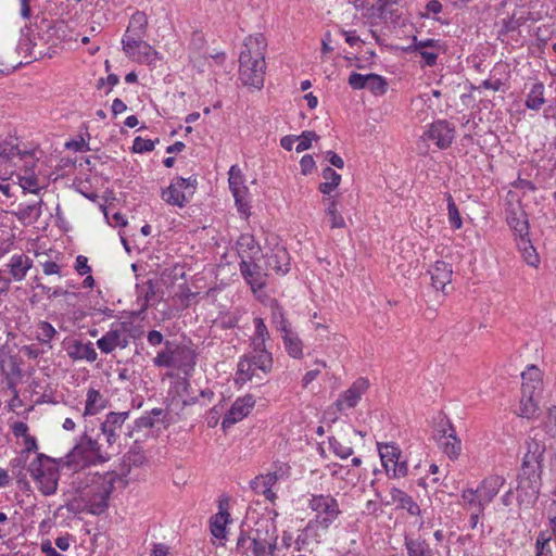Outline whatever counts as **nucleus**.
<instances>
[{
	"mask_svg": "<svg viewBox=\"0 0 556 556\" xmlns=\"http://www.w3.org/2000/svg\"><path fill=\"white\" fill-rule=\"evenodd\" d=\"M368 80V75H362L358 73H352L349 77V85L353 89H364Z\"/></svg>",
	"mask_w": 556,
	"mask_h": 556,
	"instance_id": "obj_63",
	"label": "nucleus"
},
{
	"mask_svg": "<svg viewBox=\"0 0 556 556\" xmlns=\"http://www.w3.org/2000/svg\"><path fill=\"white\" fill-rule=\"evenodd\" d=\"M166 350L157 353L155 358L153 359V363L157 367H175L177 364V358L175 357V350L172 351L169 349L170 342H165Z\"/></svg>",
	"mask_w": 556,
	"mask_h": 556,
	"instance_id": "obj_46",
	"label": "nucleus"
},
{
	"mask_svg": "<svg viewBox=\"0 0 556 556\" xmlns=\"http://www.w3.org/2000/svg\"><path fill=\"white\" fill-rule=\"evenodd\" d=\"M533 393H526L522 392V397L520 400L518 416L525 417V418H531L535 412H536V404L533 402L532 399Z\"/></svg>",
	"mask_w": 556,
	"mask_h": 556,
	"instance_id": "obj_49",
	"label": "nucleus"
},
{
	"mask_svg": "<svg viewBox=\"0 0 556 556\" xmlns=\"http://www.w3.org/2000/svg\"><path fill=\"white\" fill-rule=\"evenodd\" d=\"M237 247L241 260L254 258V255L260 250V247L257 245L254 237L249 233H243L239 237Z\"/></svg>",
	"mask_w": 556,
	"mask_h": 556,
	"instance_id": "obj_31",
	"label": "nucleus"
},
{
	"mask_svg": "<svg viewBox=\"0 0 556 556\" xmlns=\"http://www.w3.org/2000/svg\"><path fill=\"white\" fill-rule=\"evenodd\" d=\"M321 175L325 181L319 185L318 190L323 194H330L334 189L339 187L341 182V175L330 166L324 168Z\"/></svg>",
	"mask_w": 556,
	"mask_h": 556,
	"instance_id": "obj_36",
	"label": "nucleus"
},
{
	"mask_svg": "<svg viewBox=\"0 0 556 556\" xmlns=\"http://www.w3.org/2000/svg\"><path fill=\"white\" fill-rule=\"evenodd\" d=\"M462 498L464 501L465 508H467L468 510H479V513L484 511L486 504L483 503L478 490H464L462 493Z\"/></svg>",
	"mask_w": 556,
	"mask_h": 556,
	"instance_id": "obj_39",
	"label": "nucleus"
},
{
	"mask_svg": "<svg viewBox=\"0 0 556 556\" xmlns=\"http://www.w3.org/2000/svg\"><path fill=\"white\" fill-rule=\"evenodd\" d=\"M378 451L382 465L389 473L396 459L401 458V452L397 446L389 443H378Z\"/></svg>",
	"mask_w": 556,
	"mask_h": 556,
	"instance_id": "obj_33",
	"label": "nucleus"
},
{
	"mask_svg": "<svg viewBox=\"0 0 556 556\" xmlns=\"http://www.w3.org/2000/svg\"><path fill=\"white\" fill-rule=\"evenodd\" d=\"M455 137V127L445 119H438L429 125L424 134L425 140H431L439 149H447Z\"/></svg>",
	"mask_w": 556,
	"mask_h": 556,
	"instance_id": "obj_10",
	"label": "nucleus"
},
{
	"mask_svg": "<svg viewBox=\"0 0 556 556\" xmlns=\"http://www.w3.org/2000/svg\"><path fill=\"white\" fill-rule=\"evenodd\" d=\"M391 500L394 504L402 509H406L410 515L417 516L420 514L419 505L413 500L412 496L404 491L393 488L390 492Z\"/></svg>",
	"mask_w": 556,
	"mask_h": 556,
	"instance_id": "obj_27",
	"label": "nucleus"
},
{
	"mask_svg": "<svg viewBox=\"0 0 556 556\" xmlns=\"http://www.w3.org/2000/svg\"><path fill=\"white\" fill-rule=\"evenodd\" d=\"M240 273L253 292L262 290L266 286V279L269 273L262 258L241 260L239 264Z\"/></svg>",
	"mask_w": 556,
	"mask_h": 556,
	"instance_id": "obj_9",
	"label": "nucleus"
},
{
	"mask_svg": "<svg viewBox=\"0 0 556 556\" xmlns=\"http://www.w3.org/2000/svg\"><path fill=\"white\" fill-rule=\"evenodd\" d=\"M42 200L26 206H20L17 211H13L14 215L24 225L37 222L41 216Z\"/></svg>",
	"mask_w": 556,
	"mask_h": 556,
	"instance_id": "obj_28",
	"label": "nucleus"
},
{
	"mask_svg": "<svg viewBox=\"0 0 556 556\" xmlns=\"http://www.w3.org/2000/svg\"><path fill=\"white\" fill-rule=\"evenodd\" d=\"M296 141H299L298 146L295 147V151L298 153L303 152L311 148L313 140H318L319 136L312 130H305L300 136L295 137Z\"/></svg>",
	"mask_w": 556,
	"mask_h": 556,
	"instance_id": "obj_58",
	"label": "nucleus"
},
{
	"mask_svg": "<svg viewBox=\"0 0 556 556\" xmlns=\"http://www.w3.org/2000/svg\"><path fill=\"white\" fill-rule=\"evenodd\" d=\"M159 139L155 141L150 139H143L141 137H136L132 144V151L135 153H144L150 152L154 149L155 142H157Z\"/></svg>",
	"mask_w": 556,
	"mask_h": 556,
	"instance_id": "obj_59",
	"label": "nucleus"
},
{
	"mask_svg": "<svg viewBox=\"0 0 556 556\" xmlns=\"http://www.w3.org/2000/svg\"><path fill=\"white\" fill-rule=\"evenodd\" d=\"M277 532V526L273 519L261 518L255 522V528L248 532L241 531L237 539V552L249 556H264L268 541Z\"/></svg>",
	"mask_w": 556,
	"mask_h": 556,
	"instance_id": "obj_3",
	"label": "nucleus"
},
{
	"mask_svg": "<svg viewBox=\"0 0 556 556\" xmlns=\"http://www.w3.org/2000/svg\"><path fill=\"white\" fill-rule=\"evenodd\" d=\"M545 430L551 435H556V405L548 409L547 418L545 421Z\"/></svg>",
	"mask_w": 556,
	"mask_h": 556,
	"instance_id": "obj_62",
	"label": "nucleus"
},
{
	"mask_svg": "<svg viewBox=\"0 0 556 556\" xmlns=\"http://www.w3.org/2000/svg\"><path fill=\"white\" fill-rule=\"evenodd\" d=\"M147 25L148 20L143 12L134 13L123 39L131 40V37L134 39L143 38L147 31Z\"/></svg>",
	"mask_w": 556,
	"mask_h": 556,
	"instance_id": "obj_25",
	"label": "nucleus"
},
{
	"mask_svg": "<svg viewBox=\"0 0 556 556\" xmlns=\"http://www.w3.org/2000/svg\"><path fill=\"white\" fill-rule=\"evenodd\" d=\"M156 285L157 282L152 279H149L141 286L137 285L138 294L139 296H142L144 300V307H147L150 304L151 300L154 299L156 294Z\"/></svg>",
	"mask_w": 556,
	"mask_h": 556,
	"instance_id": "obj_53",
	"label": "nucleus"
},
{
	"mask_svg": "<svg viewBox=\"0 0 556 556\" xmlns=\"http://www.w3.org/2000/svg\"><path fill=\"white\" fill-rule=\"evenodd\" d=\"M31 266L33 260L25 254L13 255L8 264L9 273L15 281L23 280Z\"/></svg>",
	"mask_w": 556,
	"mask_h": 556,
	"instance_id": "obj_23",
	"label": "nucleus"
},
{
	"mask_svg": "<svg viewBox=\"0 0 556 556\" xmlns=\"http://www.w3.org/2000/svg\"><path fill=\"white\" fill-rule=\"evenodd\" d=\"M329 446L337 456L343 459L353 454V447L336 437L329 438Z\"/></svg>",
	"mask_w": 556,
	"mask_h": 556,
	"instance_id": "obj_54",
	"label": "nucleus"
},
{
	"mask_svg": "<svg viewBox=\"0 0 556 556\" xmlns=\"http://www.w3.org/2000/svg\"><path fill=\"white\" fill-rule=\"evenodd\" d=\"M405 546L408 556H433L430 545L421 539H405Z\"/></svg>",
	"mask_w": 556,
	"mask_h": 556,
	"instance_id": "obj_40",
	"label": "nucleus"
},
{
	"mask_svg": "<svg viewBox=\"0 0 556 556\" xmlns=\"http://www.w3.org/2000/svg\"><path fill=\"white\" fill-rule=\"evenodd\" d=\"M544 90V84L541 81L535 83L532 86L530 92L527 94L525 102L527 109L532 111H539L542 108V105L545 103Z\"/></svg>",
	"mask_w": 556,
	"mask_h": 556,
	"instance_id": "obj_35",
	"label": "nucleus"
},
{
	"mask_svg": "<svg viewBox=\"0 0 556 556\" xmlns=\"http://www.w3.org/2000/svg\"><path fill=\"white\" fill-rule=\"evenodd\" d=\"M23 443H24V448L21 451V454H20V457L18 458H15L13 462H16L17 465L22 464V463H25L29 456V453L34 452V453H38V444H37V440L35 437L33 435H27L26 438L23 439Z\"/></svg>",
	"mask_w": 556,
	"mask_h": 556,
	"instance_id": "obj_56",
	"label": "nucleus"
},
{
	"mask_svg": "<svg viewBox=\"0 0 556 556\" xmlns=\"http://www.w3.org/2000/svg\"><path fill=\"white\" fill-rule=\"evenodd\" d=\"M544 451V445L536 440H531V442L528 443V452L526 453L522 463L529 465L536 464L541 466Z\"/></svg>",
	"mask_w": 556,
	"mask_h": 556,
	"instance_id": "obj_42",
	"label": "nucleus"
},
{
	"mask_svg": "<svg viewBox=\"0 0 556 556\" xmlns=\"http://www.w3.org/2000/svg\"><path fill=\"white\" fill-rule=\"evenodd\" d=\"M282 340L287 353L293 358H301L303 356V343L298 333L291 330H286L282 333Z\"/></svg>",
	"mask_w": 556,
	"mask_h": 556,
	"instance_id": "obj_30",
	"label": "nucleus"
},
{
	"mask_svg": "<svg viewBox=\"0 0 556 556\" xmlns=\"http://www.w3.org/2000/svg\"><path fill=\"white\" fill-rule=\"evenodd\" d=\"M229 513L228 511H219L211 517L210 528L211 533L216 539H224L226 534V525L229 521Z\"/></svg>",
	"mask_w": 556,
	"mask_h": 556,
	"instance_id": "obj_38",
	"label": "nucleus"
},
{
	"mask_svg": "<svg viewBox=\"0 0 556 556\" xmlns=\"http://www.w3.org/2000/svg\"><path fill=\"white\" fill-rule=\"evenodd\" d=\"M369 388V381L366 378L356 379L353 384L336 401L338 410H343L344 405L349 408L355 407L362 395Z\"/></svg>",
	"mask_w": 556,
	"mask_h": 556,
	"instance_id": "obj_16",
	"label": "nucleus"
},
{
	"mask_svg": "<svg viewBox=\"0 0 556 556\" xmlns=\"http://www.w3.org/2000/svg\"><path fill=\"white\" fill-rule=\"evenodd\" d=\"M266 40L262 34L245 38L239 56V79L257 90L264 86Z\"/></svg>",
	"mask_w": 556,
	"mask_h": 556,
	"instance_id": "obj_1",
	"label": "nucleus"
},
{
	"mask_svg": "<svg viewBox=\"0 0 556 556\" xmlns=\"http://www.w3.org/2000/svg\"><path fill=\"white\" fill-rule=\"evenodd\" d=\"M518 249L521 253L523 261L533 267H536L540 263L539 254L536 253L535 248L532 245L531 241L528 237L518 239L517 241Z\"/></svg>",
	"mask_w": 556,
	"mask_h": 556,
	"instance_id": "obj_37",
	"label": "nucleus"
},
{
	"mask_svg": "<svg viewBox=\"0 0 556 556\" xmlns=\"http://www.w3.org/2000/svg\"><path fill=\"white\" fill-rule=\"evenodd\" d=\"M439 432L442 433V438L444 439L441 443L444 454L452 460L457 459L462 452V442L457 438L453 425L447 421L442 426Z\"/></svg>",
	"mask_w": 556,
	"mask_h": 556,
	"instance_id": "obj_18",
	"label": "nucleus"
},
{
	"mask_svg": "<svg viewBox=\"0 0 556 556\" xmlns=\"http://www.w3.org/2000/svg\"><path fill=\"white\" fill-rule=\"evenodd\" d=\"M117 478L115 472L92 476L90 483L83 492V498L87 502L91 514L100 515L108 508Z\"/></svg>",
	"mask_w": 556,
	"mask_h": 556,
	"instance_id": "obj_5",
	"label": "nucleus"
},
{
	"mask_svg": "<svg viewBox=\"0 0 556 556\" xmlns=\"http://www.w3.org/2000/svg\"><path fill=\"white\" fill-rule=\"evenodd\" d=\"M130 336L124 323L109 330L97 341V345L102 353L110 354L116 348L125 349L128 346Z\"/></svg>",
	"mask_w": 556,
	"mask_h": 556,
	"instance_id": "obj_11",
	"label": "nucleus"
},
{
	"mask_svg": "<svg viewBox=\"0 0 556 556\" xmlns=\"http://www.w3.org/2000/svg\"><path fill=\"white\" fill-rule=\"evenodd\" d=\"M229 188L232 192V194L237 193H247L248 189L243 186V175L241 174V170L236 166L232 165L229 169Z\"/></svg>",
	"mask_w": 556,
	"mask_h": 556,
	"instance_id": "obj_44",
	"label": "nucleus"
},
{
	"mask_svg": "<svg viewBox=\"0 0 556 556\" xmlns=\"http://www.w3.org/2000/svg\"><path fill=\"white\" fill-rule=\"evenodd\" d=\"M62 463L59 458L50 457L43 453H37L29 463L27 471L35 481L38 490L46 496L52 495L58 490L59 468Z\"/></svg>",
	"mask_w": 556,
	"mask_h": 556,
	"instance_id": "obj_4",
	"label": "nucleus"
},
{
	"mask_svg": "<svg viewBox=\"0 0 556 556\" xmlns=\"http://www.w3.org/2000/svg\"><path fill=\"white\" fill-rule=\"evenodd\" d=\"M175 357L177 358V364L175 367L192 368L195 365V355H194L193 351H191L188 348L175 349Z\"/></svg>",
	"mask_w": 556,
	"mask_h": 556,
	"instance_id": "obj_48",
	"label": "nucleus"
},
{
	"mask_svg": "<svg viewBox=\"0 0 556 556\" xmlns=\"http://www.w3.org/2000/svg\"><path fill=\"white\" fill-rule=\"evenodd\" d=\"M387 86L388 84L382 76L377 74H368L366 88L369 89L374 94H383L387 91Z\"/></svg>",
	"mask_w": 556,
	"mask_h": 556,
	"instance_id": "obj_52",
	"label": "nucleus"
},
{
	"mask_svg": "<svg viewBox=\"0 0 556 556\" xmlns=\"http://www.w3.org/2000/svg\"><path fill=\"white\" fill-rule=\"evenodd\" d=\"M431 276L432 286L437 290H444V288L452 281V266L444 261H437L432 268L429 270Z\"/></svg>",
	"mask_w": 556,
	"mask_h": 556,
	"instance_id": "obj_22",
	"label": "nucleus"
},
{
	"mask_svg": "<svg viewBox=\"0 0 556 556\" xmlns=\"http://www.w3.org/2000/svg\"><path fill=\"white\" fill-rule=\"evenodd\" d=\"M425 49H441V43L435 39L419 40L416 36H414L412 45L404 48V51L406 53H413L416 50Z\"/></svg>",
	"mask_w": 556,
	"mask_h": 556,
	"instance_id": "obj_51",
	"label": "nucleus"
},
{
	"mask_svg": "<svg viewBox=\"0 0 556 556\" xmlns=\"http://www.w3.org/2000/svg\"><path fill=\"white\" fill-rule=\"evenodd\" d=\"M391 0H375V3L368 8V11L366 13L369 17H378L386 20L388 16V5L390 4Z\"/></svg>",
	"mask_w": 556,
	"mask_h": 556,
	"instance_id": "obj_57",
	"label": "nucleus"
},
{
	"mask_svg": "<svg viewBox=\"0 0 556 556\" xmlns=\"http://www.w3.org/2000/svg\"><path fill=\"white\" fill-rule=\"evenodd\" d=\"M58 334L55 328L48 321L41 320L38 324L37 339L42 343L52 348L51 340Z\"/></svg>",
	"mask_w": 556,
	"mask_h": 556,
	"instance_id": "obj_47",
	"label": "nucleus"
},
{
	"mask_svg": "<svg viewBox=\"0 0 556 556\" xmlns=\"http://www.w3.org/2000/svg\"><path fill=\"white\" fill-rule=\"evenodd\" d=\"M254 405L255 400L251 394H247L243 397L237 399L223 419V428L229 427L242 420L249 415Z\"/></svg>",
	"mask_w": 556,
	"mask_h": 556,
	"instance_id": "obj_15",
	"label": "nucleus"
},
{
	"mask_svg": "<svg viewBox=\"0 0 556 556\" xmlns=\"http://www.w3.org/2000/svg\"><path fill=\"white\" fill-rule=\"evenodd\" d=\"M123 51L127 56L140 63H151L159 53L143 38L122 39Z\"/></svg>",
	"mask_w": 556,
	"mask_h": 556,
	"instance_id": "obj_12",
	"label": "nucleus"
},
{
	"mask_svg": "<svg viewBox=\"0 0 556 556\" xmlns=\"http://www.w3.org/2000/svg\"><path fill=\"white\" fill-rule=\"evenodd\" d=\"M36 37L33 34L31 29L28 27H24L21 30V38L17 45V52L23 54L25 59H37L38 55H41V51L38 53L35 52V47L37 42L35 41Z\"/></svg>",
	"mask_w": 556,
	"mask_h": 556,
	"instance_id": "obj_24",
	"label": "nucleus"
},
{
	"mask_svg": "<svg viewBox=\"0 0 556 556\" xmlns=\"http://www.w3.org/2000/svg\"><path fill=\"white\" fill-rule=\"evenodd\" d=\"M268 273L275 271L285 275L289 271L290 256L287 249L282 245H276L267 251L262 257Z\"/></svg>",
	"mask_w": 556,
	"mask_h": 556,
	"instance_id": "obj_13",
	"label": "nucleus"
},
{
	"mask_svg": "<svg viewBox=\"0 0 556 556\" xmlns=\"http://www.w3.org/2000/svg\"><path fill=\"white\" fill-rule=\"evenodd\" d=\"M268 545L265 547L264 556H276L280 551V545L278 544V531L271 536L268 541Z\"/></svg>",
	"mask_w": 556,
	"mask_h": 556,
	"instance_id": "obj_64",
	"label": "nucleus"
},
{
	"mask_svg": "<svg viewBox=\"0 0 556 556\" xmlns=\"http://www.w3.org/2000/svg\"><path fill=\"white\" fill-rule=\"evenodd\" d=\"M128 417L129 412H111L106 415L105 420L101 424V434L108 447H112L116 443L118 438L117 431L122 429Z\"/></svg>",
	"mask_w": 556,
	"mask_h": 556,
	"instance_id": "obj_14",
	"label": "nucleus"
},
{
	"mask_svg": "<svg viewBox=\"0 0 556 556\" xmlns=\"http://www.w3.org/2000/svg\"><path fill=\"white\" fill-rule=\"evenodd\" d=\"M507 223L509 227L519 236V239L526 238L529 235L528 219L522 211H510L507 214Z\"/></svg>",
	"mask_w": 556,
	"mask_h": 556,
	"instance_id": "obj_29",
	"label": "nucleus"
},
{
	"mask_svg": "<svg viewBox=\"0 0 556 556\" xmlns=\"http://www.w3.org/2000/svg\"><path fill=\"white\" fill-rule=\"evenodd\" d=\"M271 318L276 329L281 333L286 332V330H291V326L285 317L283 309L280 305L275 304L271 307Z\"/></svg>",
	"mask_w": 556,
	"mask_h": 556,
	"instance_id": "obj_50",
	"label": "nucleus"
},
{
	"mask_svg": "<svg viewBox=\"0 0 556 556\" xmlns=\"http://www.w3.org/2000/svg\"><path fill=\"white\" fill-rule=\"evenodd\" d=\"M63 345L68 357L73 361L86 359L92 363L98 357V353L96 352L92 342L83 343L79 340H73L63 342Z\"/></svg>",
	"mask_w": 556,
	"mask_h": 556,
	"instance_id": "obj_19",
	"label": "nucleus"
},
{
	"mask_svg": "<svg viewBox=\"0 0 556 556\" xmlns=\"http://www.w3.org/2000/svg\"><path fill=\"white\" fill-rule=\"evenodd\" d=\"M279 480V476L277 472H268L266 475L256 476L250 482V488L256 494H262L265 496L267 501L270 503H275L277 500V494L273 491V486Z\"/></svg>",
	"mask_w": 556,
	"mask_h": 556,
	"instance_id": "obj_17",
	"label": "nucleus"
},
{
	"mask_svg": "<svg viewBox=\"0 0 556 556\" xmlns=\"http://www.w3.org/2000/svg\"><path fill=\"white\" fill-rule=\"evenodd\" d=\"M29 155L30 151L20 149L15 137L0 141V168H4V174L12 175L14 168Z\"/></svg>",
	"mask_w": 556,
	"mask_h": 556,
	"instance_id": "obj_8",
	"label": "nucleus"
},
{
	"mask_svg": "<svg viewBox=\"0 0 556 556\" xmlns=\"http://www.w3.org/2000/svg\"><path fill=\"white\" fill-rule=\"evenodd\" d=\"M254 327L255 333L254 338L252 339V345L257 346L258 349H263V346H266V341L269 339V332L264 323V319L261 317L254 318Z\"/></svg>",
	"mask_w": 556,
	"mask_h": 556,
	"instance_id": "obj_43",
	"label": "nucleus"
},
{
	"mask_svg": "<svg viewBox=\"0 0 556 556\" xmlns=\"http://www.w3.org/2000/svg\"><path fill=\"white\" fill-rule=\"evenodd\" d=\"M106 405L103 395L96 389H89L87 392V400L85 405V416H92L100 413Z\"/></svg>",
	"mask_w": 556,
	"mask_h": 556,
	"instance_id": "obj_32",
	"label": "nucleus"
},
{
	"mask_svg": "<svg viewBox=\"0 0 556 556\" xmlns=\"http://www.w3.org/2000/svg\"><path fill=\"white\" fill-rule=\"evenodd\" d=\"M307 506L315 513V518L309 522L323 530H328L342 513L337 498L330 494H311Z\"/></svg>",
	"mask_w": 556,
	"mask_h": 556,
	"instance_id": "obj_6",
	"label": "nucleus"
},
{
	"mask_svg": "<svg viewBox=\"0 0 556 556\" xmlns=\"http://www.w3.org/2000/svg\"><path fill=\"white\" fill-rule=\"evenodd\" d=\"M521 378L522 392H525V394L533 393L534 390L539 389L542 383L541 371L534 365L528 367V369L521 374Z\"/></svg>",
	"mask_w": 556,
	"mask_h": 556,
	"instance_id": "obj_34",
	"label": "nucleus"
},
{
	"mask_svg": "<svg viewBox=\"0 0 556 556\" xmlns=\"http://www.w3.org/2000/svg\"><path fill=\"white\" fill-rule=\"evenodd\" d=\"M102 447L103 444L99 440L84 434L64 457L59 458V463H62V467L78 471L96 460L105 462L109 458V453Z\"/></svg>",
	"mask_w": 556,
	"mask_h": 556,
	"instance_id": "obj_2",
	"label": "nucleus"
},
{
	"mask_svg": "<svg viewBox=\"0 0 556 556\" xmlns=\"http://www.w3.org/2000/svg\"><path fill=\"white\" fill-rule=\"evenodd\" d=\"M20 185L23 188L24 191H28L31 193L37 194L40 190L38 187V180L36 177H21L20 178Z\"/></svg>",
	"mask_w": 556,
	"mask_h": 556,
	"instance_id": "obj_61",
	"label": "nucleus"
},
{
	"mask_svg": "<svg viewBox=\"0 0 556 556\" xmlns=\"http://www.w3.org/2000/svg\"><path fill=\"white\" fill-rule=\"evenodd\" d=\"M441 49H425V50H416L415 52L419 53V55L424 60L422 66H434L437 64V60L439 56Z\"/></svg>",
	"mask_w": 556,
	"mask_h": 556,
	"instance_id": "obj_60",
	"label": "nucleus"
},
{
	"mask_svg": "<svg viewBox=\"0 0 556 556\" xmlns=\"http://www.w3.org/2000/svg\"><path fill=\"white\" fill-rule=\"evenodd\" d=\"M448 222L454 229H459L463 226V220L453 197L448 193L446 197Z\"/></svg>",
	"mask_w": 556,
	"mask_h": 556,
	"instance_id": "obj_55",
	"label": "nucleus"
},
{
	"mask_svg": "<svg viewBox=\"0 0 556 556\" xmlns=\"http://www.w3.org/2000/svg\"><path fill=\"white\" fill-rule=\"evenodd\" d=\"M181 189L177 182H173L169 187H167L165 190L162 191V199L170 204L176 206H184L187 199L184 192H181Z\"/></svg>",
	"mask_w": 556,
	"mask_h": 556,
	"instance_id": "obj_41",
	"label": "nucleus"
},
{
	"mask_svg": "<svg viewBox=\"0 0 556 556\" xmlns=\"http://www.w3.org/2000/svg\"><path fill=\"white\" fill-rule=\"evenodd\" d=\"M540 465H529L522 463L521 472L518 476V485L519 489H531V495L534 496L538 493L536 483L540 480Z\"/></svg>",
	"mask_w": 556,
	"mask_h": 556,
	"instance_id": "obj_20",
	"label": "nucleus"
},
{
	"mask_svg": "<svg viewBox=\"0 0 556 556\" xmlns=\"http://www.w3.org/2000/svg\"><path fill=\"white\" fill-rule=\"evenodd\" d=\"M256 369L264 374H268L273 369V356L266 346L263 349L253 346V352L244 355L238 363V375L243 380H251Z\"/></svg>",
	"mask_w": 556,
	"mask_h": 556,
	"instance_id": "obj_7",
	"label": "nucleus"
},
{
	"mask_svg": "<svg viewBox=\"0 0 556 556\" xmlns=\"http://www.w3.org/2000/svg\"><path fill=\"white\" fill-rule=\"evenodd\" d=\"M167 415L162 408H153L148 414L136 419L135 430L151 429L160 422L165 424Z\"/></svg>",
	"mask_w": 556,
	"mask_h": 556,
	"instance_id": "obj_26",
	"label": "nucleus"
},
{
	"mask_svg": "<svg viewBox=\"0 0 556 556\" xmlns=\"http://www.w3.org/2000/svg\"><path fill=\"white\" fill-rule=\"evenodd\" d=\"M314 522H309L306 527L300 531L296 539H294V551L301 553L305 551L311 543V538L313 536V532L315 530Z\"/></svg>",
	"mask_w": 556,
	"mask_h": 556,
	"instance_id": "obj_45",
	"label": "nucleus"
},
{
	"mask_svg": "<svg viewBox=\"0 0 556 556\" xmlns=\"http://www.w3.org/2000/svg\"><path fill=\"white\" fill-rule=\"evenodd\" d=\"M505 478L500 475L486 477L477 489L483 503L490 504L505 484Z\"/></svg>",
	"mask_w": 556,
	"mask_h": 556,
	"instance_id": "obj_21",
	"label": "nucleus"
}]
</instances>
